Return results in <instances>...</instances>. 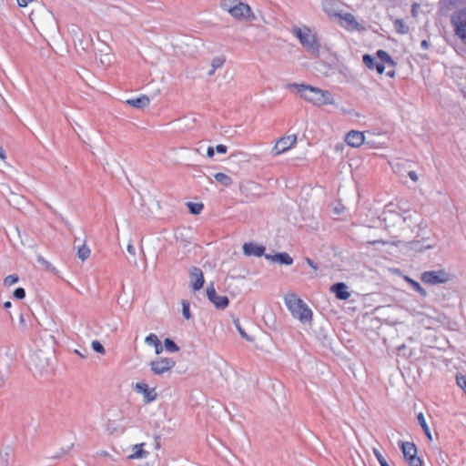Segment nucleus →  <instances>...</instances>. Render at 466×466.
Instances as JSON below:
<instances>
[{
  "label": "nucleus",
  "instance_id": "39448f33",
  "mask_svg": "<svg viewBox=\"0 0 466 466\" xmlns=\"http://www.w3.org/2000/svg\"><path fill=\"white\" fill-rule=\"evenodd\" d=\"M454 275L445 269L429 270L421 273L420 279L423 283L429 285L445 284L452 280Z\"/></svg>",
  "mask_w": 466,
  "mask_h": 466
},
{
  "label": "nucleus",
  "instance_id": "f3484780",
  "mask_svg": "<svg viewBox=\"0 0 466 466\" xmlns=\"http://www.w3.org/2000/svg\"><path fill=\"white\" fill-rule=\"evenodd\" d=\"M347 285L343 282H338L331 286L330 290L335 294L336 298L340 300H346L350 297V293L347 290Z\"/></svg>",
  "mask_w": 466,
  "mask_h": 466
},
{
  "label": "nucleus",
  "instance_id": "603ef678",
  "mask_svg": "<svg viewBox=\"0 0 466 466\" xmlns=\"http://www.w3.org/2000/svg\"><path fill=\"white\" fill-rule=\"evenodd\" d=\"M410 178L414 182L418 181V175L414 171H410Z\"/></svg>",
  "mask_w": 466,
  "mask_h": 466
},
{
  "label": "nucleus",
  "instance_id": "37998d69",
  "mask_svg": "<svg viewBox=\"0 0 466 466\" xmlns=\"http://www.w3.org/2000/svg\"><path fill=\"white\" fill-rule=\"evenodd\" d=\"M399 445L401 449L404 459L408 461V442L400 441Z\"/></svg>",
  "mask_w": 466,
  "mask_h": 466
},
{
  "label": "nucleus",
  "instance_id": "1a4fd4ad",
  "mask_svg": "<svg viewBox=\"0 0 466 466\" xmlns=\"http://www.w3.org/2000/svg\"><path fill=\"white\" fill-rule=\"evenodd\" d=\"M207 297L218 309H225L228 306V297L218 295L213 283H210L207 288Z\"/></svg>",
  "mask_w": 466,
  "mask_h": 466
},
{
  "label": "nucleus",
  "instance_id": "6e6552de",
  "mask_svg": "<svg viewBox=\"0 0 466 466\" xmlns=\"http://www.w3.org/2000/svg\"><path fill=\"white\" fill-rule=\"evenodd\" d=\"M30 366L38 372H42L46 368L49 366V359L46 352L43 350H37L30 356L29 360Z\"/></svg>",
  "mask_w": 466,
  "mask_h": 466
},
{
  "label": "nucleus",
  "instance_id": "c9c22d12",
  "mask_svg": "<svg viewBox=\"0 0 466 466\" xmlns=\"http://www.w3.org/2000/svg\"><path fill=\"white\" fill-rule=\"evenodd\" d=\"M329 5H330V1H329V0L324 1V3H323V10L327 14H329L330 16H339V13L334 11L332 9V7L329 6Z\"/></svg>",
  "mask_w": 466,
  "mask_h": 466
},
{
  "label": "nucleus",
  "instance_id": "473e14b6",
  "mask_svg": "<svg viewBox=\"0 0 466 466\" xmlns=\"http://www.w3.org/2000/svg\"><path fill=\"white\" fill-rule=\"evenodd\" d=\"M8 202L10 205L20 208V205L22 202H24V198L22 196H19L17 194L12 193V198L8 199Z\"/></svg>",
  "mask_w": 466,
  "mask_h": 466
},
{
  "label": "nucleus",
  "instance_id": "4d7b16f0",
  "mask_svg": "<svg viewBox=\"0 0 466 466\" xmlns=\"http://www.w3.org/2000/svg\"><path fill=\"white\" fill-rule=\"evenodd\" d=\"M417 7H419V5L416 4V3L411 5V12H412V15L414 16L416 15V9H417Z\"/></svg>",
  "mask_w": 466,
  "mask_h": 466
},
{
  "label": "nucleus",
  "instance_id": "bb28decb",
  "mask_svg": "<svg viewBox=\"0 0 466 466\" xmlns=\"http://www.w3.org/2000/svg\"><path fill=\"white\" fill-rule=\"evenodd\" d=\"M410 287L412 288L416 292H418L421 297L425 298L427 296V292L424 288H422L419 282L410 278Z\"/></svg>",
  "mask_w": 466,
  "mask_h": 466
},
{
  "label": "nucleus",
  "instance_id": "c756f323",
  "mask_svg": "<svg viewBox=\"0 0 466 466\" xmlns=\"http://www.w3.org/2000/svg\"><path fill=\"white\" fill-rule=\"evenodd\" d=\"M187 205L190 213L194 215L199 214L204 208V205L202 203L188 202Z\"/></svg>",
  "mask_w": 466,
  "mask_h": 466
},
{
  "label": "nucleus",
  "instance_id": "338daca9",
  "mask_svg": "<svg viewBox=\"0 0 466 466\" xmlns=\"http://www.w3.org/2000/svg\"><path fill=\"white\" fill-rule=\"evenodd\" d=\"M405 349V345H401L398 348V351L400 352L402 350ZM398 356H400V353H398Z\"/></svg>",
  "mask_w": 466,
  "mask_h": 466
},
{
  "label": "nucleus",
  "instance_id": "e2e57ef3",
  "mask_svg": "<svg viewBox=\"0 0 466 466\" xmlns=\"http://www.w3.org/2000/svg\"><path fill=\"white\" fill-rule=\"evenodd\" d=\"M98 455L104 456V457H108L109 456L108 452L107 451H100L98 453Z\"/></svg>",
  "mask_w": 466,
  "mask_h": 466
},
{
  "label": "nucleus",
  "instance_id": "aec40b11",
  "mask_svg": "<svg viewBox=\"0 0 466 466\" xmlns=\"http://www.w3.org/2000/svg\"><path fill=\"white\" fill-rule=\"evenodd\" d=\"M225 63H226V56L223 55L217 56L213 57L210 62V69L208 71V76H214L216 71L218 69L221 68L225 65Z\"/></svg>",
  "mask_w": 466,
  "mask_h": 466
},
{
  "label": "nucleus",
  "instance_id": "a18cd8bd",
  "mask_svg": "<svg viewBox=\"0 0 466 466\" xmlns=\"http://www.w3.org/2000/svg\"><path fill=\"white\" fill-rule=\"evenodd\" d=\"M216 150L219 154H225L227 153L228 147L225 145L220 144L216 147Z\"/></svg>",
  "mask_w": 466,
  "mask_h": 466
},
{
  "label": "nucleus",
  "instance_id": "680f3d73",
  "mask_svg": "<svg viewBox=\"0 0 466 466\" xmlns=\"http://www.w3.org/2000/svg\"><path fill=\"white\" fill-rule=\"evenodd\" d=\"M11 306H12V304H11L10 301H6V302L4 303V308L5 309H9V308H11Z\"/></svg>",
  "mask_w": 466,
  "mask_h": 466
},
{
  "label": "nucleus",
  "instance_id": "e433bc0d",
  "mask_svg": "<svg viewBox=\"0 0 466 466\" xmlns=\"http://www.w3.org/2000/svg\"><path fill=\"white\" fill-rule=\"evenodd\" d=\"M377 56L381 60V61H384V62H387V63H393L390 56L384 50H378L377 51Z\"/></svg>",
  "mask_w": 466,
  "mask_h": 466
},
{
  "label": "nucleus",
  "instance_id": "72a5a7b5",
  "mask_svg": "<svg viewBox=\"0 0 466 466\" xmlns=\"http://www.w3.org/2000/svg\"><path fill=\"white\" fill-rule=\"evenodd\" d=\"M373 453L380 466H390V464L386 461L385 457L381 454V452L378 449L373 448Z\"/></svg>",
  "mask_w": 466,
  "mask_h": 466
},
{
  "label": "nucleus",
  "instance_id": "c03bdc74",
  "mask_svg": "<svg viewBox=\"0 0 466 466\" xmlns=\"http://www.w3.org/2000/svg\"><path fill=\"white\" fill-rule=\"evenodd\" d=\"M76 45L81 47L82 50H86L88 47V42L85 43L84 40L80 38L77 39V43H76Z\"/></svg>",
  "mask_w": 466,
  "mask_h": 466
},
{
  "label": "nucleus",
  "instance_id": "ea45409f",
  "mask_svg": "<svg viewBox=\"0 0 466 466\" xmlns=\"http://www.w3.org/2000/svg\"><path fill=\"white\" fill-rule=\"evenodd\" d=\"M91 346H92V349L96 352L101 353V354L105 353V348H104V346L99 341H97V340L92 341Z\"/></svg>",
  "mask_w": 466,
  "mask_h": 466
},
{
  "label": "nucleus",
  "instance_id": "5701e85b",
  "mask_svg": "<svg viewBox=\"0 0 466 466\" xmlns=\"http://www.w3.org/2000/svg\"><path fill=\"white\" fill-rule=\"evenodd\" d=\"M214 178L216 179L217 182L225 187H229L233 183L232 178L224 173L215 174Z\"/></svg>",
  "mask_w": 466,
  "mask_h": 466
},
{
  "label": "nucleus",
  "instance_id": "ddd939ff",
  "mask_svg": "<svg viewBox=\"0 0 466 466\" xmlns=\"http://www.w3.org/2000/svg\"><path fill=\"white\" fill-rule=\"evenodd\" d=\"M96 58L98 59L102 66H107L113 63L114 56L111 53L110 47L105 44H101V47L96 53Z\"/></svg>",
  "mask_w": 466,
  "mask_h": 466
},
{
  "label": "nucleus",
  "instance_id": "a211bd4d",
  "mask_svg": "<svg viewBox=\"0 0 466 466\" xmlns=\"http://www.w3.org/2000/svg\"><path fill=\"white\" fill-rule=\"evenodd\" d=\"M146 443L142 442L139 444H136L132 446V453H130L127 458L129 460H139L146 459L149 452L145 449Z\"/></svg>",
  "mask_w": 466,
  "mask_h": 466
},
{
  "label": "nucleus",
  "instance_id": "5fc2aeb1",
  "mask_svg": "<svg viewBox=\"0 0 466 466\" xmlns=\"http://www.w3.org/2000/svg\"><path fill=\"white\" fill-rule=\"evenodd\" d=\"M159 439H160V437H159V436H156V437H155V449H156V450L160 449V441H159Z\"/></svg>",
  "mask_w": 466,
  "mask_h": 466
},
{
  "label": "nucleus",
  "instance_id": "0eeeda50",
  "mask_svg": "<svg viewBox=\"0 0 466 466\" xmlns=\"http://www.w3.org/2000/svg\"><path fill=\"white\" fill-rule=\"evenodd\" d=\"M237 20H252L255 18L250 6L243 2H238L233 8H230V14Z\"/></svg>",
  "mask_w": 466,
  "mask_h": 466
},
{
  "label": "nucleus",
  "instance_id": "2eb2a0df",
  "mask_svg": "<svg viewBox=\"0 0 466 466\" xmlns=\"http://www.w3.org/2000/svg\"><path fill=\"white\" fill-rule=\"evenodd\" d=\"M345 142L352 147H358L364 143V135L360 131L351 130L346 135Z\"/></svg>",
  "mask_w": 466,
  "mask_h": 466
},
{
  "label": "nucleus",
  "instance_id": "de8ad7c7",
  "mask_svg": "<svg viewBox=\"0 0 466 466\" xmlns=\"http://www.w3.org/2000/svg\"><path fill=\"white\" fill-rule=\"evenodd\" d=\"M127 250L130 255L136 256V249L131 242L128 243V245L127 247Z\"/></svg>",
  "mask_w": 466,
  "mask_h": 466
},
{
  "label": "nucleus",
  "instance_id": "7c9ffc66",
  "mask_svg": "<svg viewBox=\"0 0 466 466\" xmlns=\"http://www.w3.org/2000/svg\"><path fill=\"white\" fill-rule=\"evenodd\" d=\"M234 325L236 327V329H238V331L239 332V335L241 336L242 339L248 340V341H253V338H251L250 336H248L247 334V332L242 329L241 325H240V322L239 320L237 319H234Z\"/></svg>",
  "mask_w": 466,
  "mask_h": 466
},
{
  "label": "nucleus",
  "instance_id": "20e7f679",
  "mask_svg": "<svg viewBox=\"0 0 466 466\" xmlns=\"http://www.w3.org/2000/svg\"><path fill=\"white\" fill-rule=\"evenodd\" d=\"M451 24L455 36L466 46V6L455 11L451 15Z\"/></svg>",
  "mask_w": 466,
  "mask_h": 466
},
{
  "label": "nucleus",
  "instance_id": "423d86ee",
  "mask_svg": "<svg viewBox=\"0 0 466 466\" xmlns=\"http://www.w3.org/2000/svg\"><path fill=\"white\" fill-rule=\"evenodd\" d=\"M176 365V361L171 358H158L152 360L149 364L150 370L157 376L170 371Z\"/></svg>",
  "mask_w": 466,
  "mask_h": 466
},
{
  "label": "nucleus",
  "instance_id": "a878e982",
  "mask_svg": "<svg viewBox=\"0 0 466 466\" xmlns=\"http://www.w3.org/2000/svg\"><path fill=\"white\" fill-rule=\"evenodd\" d=\"M339 17L343 19L347 23V25H349L352 28H356L359 25L358 22L356 21L355 16L352 14H350V13H347L344 15L339 14Z\"/></svg>",
  "mask_w": 466,
  "mask_h": 466
},
{
  "label": "nucleus",
  "instance_id": "393cba45",
  "mask_svg": "<svg viewBox=\"0 0 466 466\" xmlns=\"http://www.w3.org/2000/svg\"><path fill=\"white\" fill-rule=\"evenodd\" d=\"M91 254L90 248L84 243L77 248V257L82 260L85 261L89 258Z\"/></svg>",
  "mask_w": 466,
  "mask_h": 466
},
{
  "label": "nucleus",
  "instance_id": "13d9d810",
  "mask_svg": "<svg viewBox=\"0 0 466 466\" xmlns=\"http://www.w3.org/2000/svg\"><path fill=\"white\" fill-rule=\"evenodd\" d=\"M5 150L4 148L2 147V146H0V158L1 159H5Z\"/></svg>",
  "mask_w": 466,
  "mask_h": 466
},
{
  "label": "nucleus",
  "instance_id": "9d476101",
  "mask_svg": "<svg viewBox=\"0 0 466 466\" xmlns=\"http://www.w3.org/2000/svg\"><path fill=\"white\" fill-rule=\"evenodd\" d=\"M296 135L283 137L277 141L275 147H273V152L275 153V155L284 153L289 148H291L296 144Z\"/></svg>",
  "mask_w": 466,
  "mask_h": 466
},
{
  "label": "nucleus",
  "instance_id": "4c0bfd02",
  "mask_svg": "<svg viewBox=\"0 0 466 466\" xmlns=\"http://www.w3.org/2000/svg\"><path fill=\"white\" fill-rule=\"evenodd\" d=\"M160 340L158 339L157 336L156 334H149L147 337H146L145 339V342L147 344V345H152V346H156L157 343H158Z\"/></svg>",
  "mask_w": 466,
  "mask_h": 466
},
{
  "label": "nucleus",
  "instance_id": "774afa93",
  "mask_svg": "<svg viewBox=\"0 0 466 466\" xmlns=\"http://www.w3.org/2000/svg\"><path fill=\"white\" fill-rule=\"evenodd\" d=\"M400 220L402 225L405 224V218H400Z\"/></svg>",
  "mask_w": 466,
  "mask_h": 466
},
{
  "label": "nucleus",
  "instance_id": "f704fd0d",
  "mask_svg": "<svg viewBox=\"0 0 466 466\" xmlns=\"http://www.w3.org/2000/svg\"><path fill=\"white\" fill-rule=\"evenodd\" d=\"M182 315L186 319H189L191 317L190 309H189V302L187 300H182Z\"/></svg>",
  "mask_w": 466,
  "mask_h": 466
},
{
  "label": "nucleus",
  "instance_id": "412c9836",
  "mask_svg": "<svg viewBox=\"0 0 466 466\" xmlns=\"http://www.w3.org/2000/svg\"><path fill=\"white\" fill-rule=\"evenodd\" d=\"M149 103H150V100L147 96H141L137 98H132V99L127 100V105H129L133 107L138 108V109H143V108L148 106Z\"/></svg>",
  "mask_w": 466,
  "mask_h": 466
},
{
  "label": "nucleus",
  "instance_id": "cd10ccee",
  "mask_svg": "<svg viewBox=\"0 0 466 466\" xmlns=\"http://www.w3.org/2000/svg\"><path fill=\"white\" fill-rule=\"evenodd\" d=\"M239 1L238 0H221L220 8L230 14V8H233Z\"/></svg>",
  "mask_w": 466,
  "mask_h": 466
},
{
  "label": "nucleus",
  "instance_id": "c85d7f7f",
  "mask_svg": "<svg viewBox=\"0 0 466 466\" xmlns=\"http://www.w3.org/2000/svg\"><path fill=\"white\" fill-rule=\"evenodd\" d=\"M164 347L168 352H177L179 350V347L168 338L164 340Z\"/></svg>",
  "mask_w": 466,
  "mask_h": 466
},
{
  "label": "nucleus",
  "instance_id": "b1692460",
  "mask_svg": "<svg viewBox=\"0 0 466 466\" xmlns=\"http://www.w3.org/2000/svg\"><path fill=\"white\" fill-rule=\"evenodd\" d=\"M417 420H418V422L419 424L421 426L424 433L426 434V436L431 440V431H430V429H429V426L426 422V420H425V417L423 415V413L420 412L418 415H417Z\"/></svg>",
  "mask_w": 466,
  "mask_h": 466
},
{
  "label": "nucleus",
  "instance_id": "dca6fc26",
  "mask_svg": "<svg viewBox=\"0 0 466 466\" xmlns=\"http://www.w3.org/2000/svg\"><path fill=\"white\" fill-rule=\"evenodd\" d=\"M265 248L260 245H257L255 243L249 242L245 243L243 245V253L246 256H255V257H261L265 256Z\"/></svg>",
  "mask_w": 466,
  "mask_h": 466
},
{
  "label": "nucleus",
  "instance_id": "6e6d98bb",
  "mask_svg": "<svg viewBox=\"0 0 466 466\" xmlns=\"http://www.w3.org/2000/svg\"><path fill=\"white\" fill-rule=\"evenodd\" d=\"M19 323L20 325L23 327V328H25L26 327V324H25V320L24 319V316L21 315L20 318H19Z\"/></svg>",
  "mask_w": 466,
  "mask_h": 466
},
{
  "label": "nucleus",
  "instance_id": "864d4df0",
  "mask_svg": "<svg viewBox=\"0 0 466 466\" xmlns=\"http://www.w3.org/2000/svg\"><path fill=\"white\" fill-rule=\"evenodd\" d=\"M207 156L208 157H213V156H214V147H208V149H207Z\"/></svg>",
  "mask_w": 466,
  "mask_h": 466
},
{
  "label": "nucleus",
  "instance_id": "58836bf2",
  "mask_svg": "<svg viewBox=\"0 0 466 466\" xmlns=\"http://www.w3.org/2000/svg\"><path fill=\"white\" fill-rule=\"evenodd\" d=\"M18 276L17 275H9L5 278L4 279V285L5 286H12L15 284L18 281Z\"/></svg>",
  "mask_w": 466,
  "mask_h": 466
},
{
  "label": "nucleus",
  "instance_id": "6ab92c4d",
  "mask_svg": "<svg viewBox=\"0 0 466 466\" xmlns=\"http://www.w3.org/2000/svg\"><path fill=\"white\" fill-rule=\"evenodd\" d=\"M265 258L284 265H291L293 263V258L286 252L277 253L275 255L265 254Z\"/></svg>",
  "mask_w": 466,
  "mask_h": 466
},
{
  "label": "nucleus",
  "instance_id": "a19ab883",
  "mask_svg": "<svg viewBox=\"0 0 466 466\" xmlns=\"http://www.w3.org/2000/svg\"><path fill=\"white\" fill-rule=\"evenodd\" d=\"M13 295L17 299H23L25 297V290L24 288H16Z\"/></svg>",
  "mask_w": 466,
  "mask_h": 466
},
{
  "label": "nucleus",
  "instance_id": "09e8293b",
  "mask_svg": "<svg viewBox=\"0 0 466 466\" xmlns=\"http://www.w3.org/2000/svg\"><path fill=\"white\" fill-rule=\"evenodd\" d=\"M306 262L314 270H317L319 268L318 265L316 263H314V261L312 259L307 258Z\"/></svg>",
  "mask_w": 466,
  "mask_h": 466
},
{
  "label": "nucleus",
  "instance_id": "052dcab7",
  "mask_svg": "<svg viewBox=\"0 0 466 466\" xmlns=\"http://www.w3.org/2000/svg\"><path fill=\"white\" fill-rule=\"evenodd\" d=\"M420 46H421V47H423V48H428V46H429V43H428V41L423 40V41H421Z\"/></svg>",
  "mask_w": 466,
  "mask_h": 466
},
{
  "label": "nucleus",
  "instance_id": "7ed1b4c3",
  "mask_svg": "<svg viewBox=\"0 0 466 466\" xmlns=\"http://www.w3.org/2000/svg\"><path fill=\"white\" fill-rule=\"evenodd\" d=\"M285 304L292 316L303 323L309 322L312 319L311 309L298 298L294 293H289L285 296Z\"/></svg>",
  "mask_w": 466,
  "mask_h": 466
},
{
  "label": "nucleus",
  "instance_id": "8fccbe9b",
  "mask_svg": "<svg viewBox=\"0 0 466 466\" xmlns=\"http://www.w3.org/2000/svg\"><path fill=\"white\" fill-rule=\"evenodd\" d=\"M392 169L395 173H401V166L400 163H395L392 165Z\"/></svg>",
  "mask_w": 466,
  "mask_h": 466
},
{
  "label": "nucleus",
  "instance_id": "4468645a",
  "mask_svg": "<svg viewBox=\"0 0 466 466\" xmlns=\"http://www.w3.org/2000/svg\"><path fill=\"white\" fill-rule=\"evenodd\" d=\"M435 246L434 243L430 242L428 237H422L421 239H413L410 241V251L422 252L426 249L432 248Z\"/></svg>",
  "mask_w": 466,
  "mask_h": 466
},
{
  "label": "nucleus",
  "instance_id": "4be33fe9",
  "mask_svg": "<svg viewBox=\"0 0 466 466\" xmlns=\"http://www.w3.org/2000/svg\"><path fill=\"white\" fill-rule=\"evenodd\" d=\"M417 447L413 442H410V466H423L420 457L416 456Z\"/></svg>",
  "mask_w": 466,
  "mask_h": 466
},
{
  "label": "nucleus",
  "instance_id": "2f4dec72",
  "mask_svg": "<svg viewBox=\"0 0 466 466\" xmlns=\"http://www.w3.org/2000/svg\"><path fill=\"white\" fill-rule=\"evenodd\" d=\"M363 64L369 68V69H374L376 66V63H378L374 57H372L370 55H364L362 57Z\"/></svg>",
  "mask_w": 466,
  "mask_h": 466
},
{
  "label": "nucleus",
  "instance_id": "f257e3e1",
  "mask_svg": "<svg viewBox=\"0 0 466 466\" xmlns=\"http://www.w3.org/2000/svg\"><path fill=\"white\" fill-rule=\"evenodd\" d=\"M289 87L296 88L305 100L315 106H321L334 104L333 96L328 90H322L305 84H290Z\"/></svg>",
  "mask_w": 466,
  "mask_h": 466
},
{
  "label": "nucleus",
  "instance_id": "69168bd1",
  "mask_svg": "<svg viewBox=\"0 0 466 466\" xmlns=\"http://www.w3.org/2000/svg\"><path fill=\"white\" fill-rule=\"evenodd\" d=\"M397 363H398V368H399V370H400V372L403 374L402 370H401V363H400V360H397Z\"/></svg>",
  "mask_w": 466,
  "mask_h": 466
},
{
  "label": "nucleus",
  "instance_id": "9b49d317",
  "mask_svg": "<svg viewBox=\"0 0 466 466\" xmlns=\"http://www.w3.org/2000/svg\"><path fill=\"white\" fill-rule=\"evenodd\" d=\"M190 287L192 290L198 291L204 286L205 279L202 270L199 268L192 267L189 269Z\"/></svg>",
  "mask_w": 466,
  "mask_h": 466
},
{
  "label": "nucleus",
  "instance_id": "3c124183",
  "mask_svg": "<svg viewBox=\"0 0 466 466\" xmlns=\"http://www.w3.org/2000/svg\"><path fill=\"white\" fill-rule=\"evenodd\" d=\"M154 347H155V352H156V354H157V355H158V354H160V353L163 351V346H162V344H161V342H160V341H159L158 343H157V345H156V346H154Z\"/></svg>",
  "mask_w": 466,
  "mask_h": 466
},
{
  "label": "nucleus",
  "instance_id": "f8f14e48",
  "mask_svg": "<svg viewBox=\"0 0 466 466\" xmlns=\"http://www.w3.org/2000/svg\"><path fill=\"white\" fill-rule=\"evenodd\" d=\"M134 390L137 393L143 394L144 401L146 403L154 401L157 397L155 388H149L148 385L144 382L136 383L134 386Z\"/></svg>",
  "mask_w": 466,
  "mask_h": 466
},
{
  "label": "nucleus",
  "instance_id": "49530a36",
  "mask_svg": "<svg viewBox=\"0 0 466 466\" xmlns=\"http://www.w3.org/2000/svg\"><path fill=\"white\" fill-rule=\"evenodd\" d=\"M374 69H376V71L379 74H382L384 72V70H385V66H384V65L382 63L379 62V63H376V66H375Z\"/></svg>",
  "mask_w": 466,
  "mask_h": 466
},
{
  "label": "nucleus",
  "instance_id": "79ce46f5",
  "mask_svg": "<svg viewBox=\"0 0 466 466\" xmlns=\"http://www.w3.org/2000/svg\"><path fill=\"white\" fill-rule=\"evenodd\" d=\"M394 26H395V29H396L399 33H401V34H404V33H405V30H404V22H403V20H401V19H397V20H395V22H394Z\"/></svg>",
  "mask_w": 466,
  "mask_h": 466
},
{
  "label": "nucleus",
  "instance_id": "0e129e2a",
  "mask_svg": "<svg viewBox=\"0 0 466 466\" xmlns=\"http://www.w3.org/2000/svg\"><path fill=\"white\" fill-rule=\"evenodd\" d=\"M47 16H48V18L50 19V21H51L52 23H54L55 19H54L53 15H52L51 13H47Z\"/></svg>",
  "mask_w": 466,
  "mask_h": 466
},
{
  "label": "nucleus",
  "instance_id": "bf43d9fd",
  "mask_svg": "<svg viewBox=\"0 0 466 466\" xmlns=\"http://www.w3.org/2000/svg\"><path fill=\"white\" fill-rule=\"evenodd\" d=\"M38 261L42 262L44 265H46V267H49L50 264L48 261H46L45 258H43L42 257H39L38 258Z\"/></svg>",
  "mask_w": 466,
  "mask_h": 466
},
{
  "label": "nucleus",
  "instance_id": "f03ea898",
  "mask_svg": "<svg viewBox=\"0 0 466 466\" xmlns=\"http://www.w3.org/2000/svg\"><path fill=\"white\" fill-rule=\"evenodd\" d=\"M292 33L309 55L314 57H318L319 56L320 45L314 30L309 26H294L292 28Z\"/></svg>",
  "mask_w": 466,
  "mask_h": 466
}]
</instances>
